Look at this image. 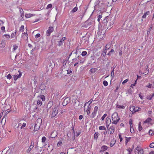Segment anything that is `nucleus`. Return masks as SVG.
<instances>
[{"label":"nucleus","instance_id":"obj_1","mask_svg":"<svg viewBox=\"0 0 154 154\" xmlns=\"http://www.w3.org/2000/svg\"><path fill=\"white\" fill-rule=\"evenodd\" d=\"M114 19L109 16L106 17L103 20V23L104 24L100 27H99V30L98 31L97 34L99 36H100V38H103L106 32V29H108L114 23Z\"/></svg>","mask_w":154,"mask_h":154},{"label":"nucleus","instance_id":"obj_2","mask_svg":"<svg viewBox=\"0 0 154 154\" xmlns=\"http://www.w3.org/2000/svg\"><path fill=\"white\" fill-rule=\"evenodd\" d=\"M118 115L117 112H115L112 116V119L113 122L112 123L115 124H117L118 122L120 120V118L118 117Z\"/></svg>","mask_w":154,"mask_h":154},{"label":"nucleus","instance_id":"obj_3","mask_svg":"<svg viewBox=\"0 0 154 154\" xmlns=\"http://www.w3.org/2000/svg\"><path fill=\"white\" fill-rule=\"evenodd\" d=\"M134 152L135 154H143L144 151L140 146H138L134 149Z\"/></svg>","mask_w":154,"mask_h":154},{"label":"nucleus","instance_id":"obj_4","mask_svg":"<svg viewBox=\"0 0 154 154\" xmlns=\"http://www.w3.org/2000/svg\"><path fill=\"white\" fill-rule=\"evenodd\" d=\"M91 21L92 20L90 19H88L85 22L82 26L86 28L90 27L92 24Z\"/></svg>","mask_w":154,"mask_h":154},{"label":"nucleus","instance_id":"obj_5","mask_svg":"<svg viewBox=\"0 0 154 154\" xmlns=\"http://www.w3.org/2000/svg\"><path fill=\"white\" fill-rule=\"evenodd\" d=\"M59 107V106H55L54 108L51 115V117H55L58 114Z\"/></svg>","mask_w":154,"mask_h":154},{"label":"nucleus","instance_id":"obj_6","mask_svg":"<svg viewBox=\"0 0 154 154\" xmlns=\"http://www.w3.org/2000/svg\"><path fill=\"white\" fill-rule=\"evenodd\" d=\"M131 27V25L130 23H124L122 26V29H130Z\"/></svg>","mask_w":154,"mask_h":154},{"label":"nucleus","instance_id":"obj_7","mask_svg":"<svg viewBox=\"0 0 154 154\" xmlns=\"http://www.w3.org/2000/svg\"><path fill=\"white\" fill-rule=\"evenodd\" d=\"M100 2H103L104 3H105L106 6H110V5L111 4L112 2L113 1L114 2V0H99Z\"/></svg>","mask_w":154,"mask_h":154},{"label":"nucleus","instance_id":"obj_8","mask_svg":"<svg viewBox=\"0 0 154 154\" xmlns=\"http://www.w3.org/2000/svg\"><path fill=\"white\" fill-rule=\"evenodd\" d=\"M70 102V98L69 97H67L64 99L62 104L63 106H65Z\"/></svg>","mask_w":154,"mask_h":154},{"label":"nucleus","instance_id":"obj_9","mask_svg":"<svg viewBox=\"0 0 154 154\" xmlns=\"http://www.w3.org/2000/svg\"><path fill=\"white\" fill-rule=\"evenodd\" d=\"M115 130V128L113 126L110 127L108 130V133L110 134H113Z\"/></svg>","mask_w":154,"mask_h":154},{"label":"nucleus","instance_id":"obj_10","mask_svg":"<svg viewBox=\"0 0 154 154\" xmlns=\"http://www.w3.org/2000/svg\"><path fill=\"white\" fill-rule=\"evenodd\" d=\"M54 29L53 27L50 26L49 27L48 30L47 31V35L48 36H49L50 33L53 32Z\"/></svg>","mask_w":154,"mask_h":154},{"label":"nucleus","instance_id":"obj_11","mask_svg":"<svg viewBox=\"0 0 154 154\" xmlns=\"http://www.w3.org/2000/svg\"><path fill=\"white\" fill-rule=\"evenodd\" d=\"M98 2L99 6L101 8V9L104 8L106 6V5L103 2H101L99 0H98Z\"/></svg>","mask_w":154,"mask_h":154},{"label":"nucleus","instance_id":"obj_12","mask_svg":"<svg viewBox=\"0 0 154 154\" xmlns=\"http://www.w3.org/2000/svg\"><path fill=\"white\" fill-rule=\"evenodd\" d=\"M26 32L27 31L22 33V37L25 40H28V35Z\"/></svg>","mask_w":154,"mask_h":154},{"label":"nucleus","instance_id":"obj_13","mask_svg":"<svg viewBox=\"0 0 154 154\" xmlns=\"http://www.w3.org/2000/svg\"><path fill=\"white\" fill-rule=\"evenodd\" d=\"M36 124L38 125V126H40L42 125V119L41 118H38L37 120L35 122Z\"/></svg>","mask_w":154,"mask_h":154},{"label":"nucleus","instance_id":"obj_14","mask_svg":"<svg viewBox=\"0 0 154 154\" xmlns=\"http://www.w3.org/2000/svg\"><path fill=\"white\" fill-rule=\"evenodd\" d=\"M108 147L106 146H103L101 148L100 150V152H103L107 149Z\"/></svg>","mask_w":154,"mask_h":154},{"label":"nucleus","instance_id":"obj_15","mask_svg":"<svg viewBox=\"0 0 154 154\" xmlns=\"http://www.w3.org/2000/svg\"><path fill=\"white\" fill-rule=\"evenodd\" d=\"M22 75V73L21 72H20L18 75H14V80L15 81H16L17 79L19 78H20Z\"/></svg>","mask_w":154,"mask_h":154},{"label":"nucleus","instance_id":"obj_16","mask_svg":"<svg viewBox=\"0 0 154 154\" xmlns=\"http://www.w3.org/2000/svg\"><path fill=\"white\" fill-rule=\"evenodd\" d=\"M136 108L135 107L133 106H131L130 108V110L133 113L136 112Z\"/></svg>","mask_w":154,"mask_h":154},{"label":"nucleus","instance_id":"obj_17","mask_svg":"<svg viewBox=\"0 0 154 154\" xmlns=\"http://www.w3.org/2000/svg\"><path fill=\"white\" fill-rule=\"evenodd\" d=\"M57 135L56 131H53L51 134L50 138H54Z\"/></svg>","mask_w":154,"mask_h":154},{"label":"nucleus","instance_id":"obj_18","mask_svg":"<svg viewBox=\"0 0 154 154\" xmlns=\"http://www.w3.org/2000/svg\"><path fill=\"white\" fill-rule=\"evenodd\" d=\"M5 46V40L2 41L0 44V47L2 48H4Z\"/></svg>","mask_w":154,"mask_h":154},{"label":"nucleus","instance_id":"obj_19","mask_svg":"<svg viewBox=\"0 0 154 154\" xmlns=\"http://www.w3.org/2000/svg\"><path fill=\"white\" fill-rule=\"evenodd\" d=\"M45 85L43 83L41 84L40 87V88L41 90H44L46 88Z\"/></svg>","mask_w":154,"mask_h":154},{"label":"nucleus","instance_id":"obj_20","mask_svg":"<svg viewBox=\"0 0 154 154\" xmlns=\"http://www.w3.org/2000/svg\"><path fill=\"white\" fill-rule=\"evenodd\" d=\"M123 48V46L121 45V46L120 47H119V54L120 56H121L122 54V49Z\"/></svg>","mask_w":154,"mask_h":154},{"label":"nucleus","instance_id":"obj_21","mask_svg":"<svg viewBox=\"0 0 154 154\" xmlns=\"http://www.w3.org/2000/svg\"><path fill=\"white\" fill-rule=\"evenodd\" d=\"M53 104V103L52 102H49L48 104V105H47V108L48 109H50V108H51Z\"/></svg>","mask_w":154,"mask_h":154},{"label":"nucleus","instance_id":"obj_22","mask_svg":"<svg viewBox=\"0 0 154 154\" xmlns=\"http://www.w3.org/2000/svg\"><path fill=\"white\" fill-rule=\"evenodd\" d=\"M111 45V44L109 43L107 44L106 45L104 49L106 50H108L110 48Z\"/></svg>","mask_w":154,"mask_h":154},{"label":"nucleus","instance_id":"obj_23","mask_svg":"<svg viewBox=\"0 0 154 154\" xmlns=\"http://www.w3.org/2000/svg\"><path fill=\"white\" fill-rule=\"evenodd\" d=\"M116 142V140L113 139L112 140H111L110 143V146L111 147H112L113 146V145L115 144Z\"/></svg>","mask_w":154,"mask_h":154},{"label":"nucleus","instance_id":"obj_24","mask_svg":"<svg viewBox=\"0 0 154 154\" xmlns=\"http://www.w3.org/2000/svg\"><path fill=\"white\" fill-rule=\"evenodd\" d=\"M40 126H38V125L35 124L34 126V131H38L39 129Z\"/></svg>","mask_w":154,"mask_h":154},{"label":"nucleus","instance_id":"obj_25","mask_svg":"<svg viewBox=\"0 0 154 154\" xmlns=\"http://www.w3.org/2000/svg\"><path fill=\"white\" fill-rule=\"evenodd\" d=\"M150 12L149 11H148L147 12H146L142 16V18H146V15H148L149 14V13Z\"/></svg>","mask_w":154,"mask_h":154},{"label":"nucleus","instance_id":"obj_26","mask_svg":"<svg viewBox=\"0 0 154 154\" xmlns=\"http://www.w3.org/2000/svg\"><path fill=\"white\" fill-rule=\"evenodd\" d=\"M38 97L42 101H45V96L43 95H41L40 96H38Z\"/></svg>","mask_w":154,"mask_h":154},{"label":"nucleus","instance_id":"obj_27","mask_svg":"<svg viewBox=\"0 0 154 154\" xmlns=\"http://www.w3.org/2000/svg\"><path fill=\"white\" fill-rule=\"evenodd\" d=\"M151 121L152 119L150 118H148L144 122V123H149Z\"/></svg>","mask_w":154,"mask_h":154},{"label":"nucleus","instance_id":"obj_28","mask_svg":"<svg viewBox=\"0 0 154 154\" xmlns=\"http://www.w3.org/2000/svg\"><path fill=\"white\" fill-rule=\"evenodd\" d=\"M125 106H120L119 105H117L116 106V108L118 109V108H121V109H125Z\"/></svg>","mask_w":154,"mask_h":154},{"label":"nucleus","instance_id":"obj_29","mask_svg":"<svg viewBox=\"0 0 154 154\" xmlns=\"http://www.w3.org/2000/svg\"><path fill=\"white\" fill-rule=\"evenodd\" d=\"M154 96V93H153L152 95H148L147 96V98L149 100H151L152 98Z\"/></svg>","mask_w":154,"mask_h":154},{"label":"nucleus","instance_id":"obj_30","mask_svg":"<svg viewBox=\"0 0 154 154\" xmlns=\"http://www.w3.org/2000/svg\"><path fill=\"white\" fill-rule=\"evenodd\" d=\"M99 133L98 132H96L94 134V138L95 139L97 140L98 137Z\"/></svg>","mask_w":154,"mask_h":154},{"label":"nucleus","instance_id":"obj_31","mask_svg":"<svg viewBox=\"0 0 154 154\" xmlns=\"http://www.w3.org/2000/svg\"><path fill=\"white\" fill-rule=\"evenodd\" d=\"M42 105V102L40 100H38L37 102V106H41Z\"/></svg>","mask_w":154,"mask_h":154},{"label":"nucleus","instance_id":"obj_32","mask_svg":"<svg viewBox=\"0 0 154 154\" xmlns=\"http://www.w3.org/2000/svg\"><path fill=\"white\" fill-rule=\"evenodd\" d=\"M33 146L32 145H30V146H29V148L27 150V152L28 153H29L33 149Z\"/></svg>","mask_w":154,"mask_h":154},{"label":"nucleus","instance_id":"obj_33","mask_svg":"<svg viewBox=\"0 0 154 154\" xmlns=\"http://www.w3.org/2000/svg\"><path fill=\"white\" fill-rule=\"evenodd\" d=\"M106 51H107L106 50H105L104 49H103V50L102 51V52H103L102 55H103V57H105L106 55Z\"/></svg>","mask_w":154,"mask_h":154},{"label":"nucleus","instance_id":"obj_34","mask_svg":"<svg viewBox=\"0 0 154 154\" xmlns=\"http://www.w3.org/2000/svg\"><path fill=\"white\" fill-rule=\"evenodd\" d=\"M79 60V55H78L76 57L74 58L72 60L74 62L77 60Z\"/></svg>","mask_w":154,"mask_h":154},{"label":"nucleus","instance_id":"obj_35","mask_svg":"<svg viewBox=\"0 0 154 154\" xmlns=\"http://www.w3.org/2000/svg\"><path fill=\"white\" fill-rule=\"evenodd\" d=\"M96 112H93L92 113L91 115V118L93 119V118L94 116L96 115Z\"/></svg>","mask_w":154,"mask_h":154},{"label":"nucleus","instance_id":"obj_36","mask_svg":"<svg viewBox=\"0 0 154 154\" xmlns=\"http://www.w3.org/2000/svg\"><path fill=\"white\" fill-rule=\"evenodd\" d=\"M99 129L100 130H106V128L104 126H102L99 127Z\"/></svg>","mask_w":154,"mask_h":154},{"label":"nucleus","instance_id":"obj_37","mask_svg":"<svg viewBox=\"0 0 154 154\" xmlns=\"http://www.w3.org/2000/svg\"><path fill=\"white\" fill-rule=\"evenodd\" d=\"M20 11L21 14V17H22L24 16V12L22 9H20Z\"/></svg>","mask_w":154,"mask_h":154},{"label":"nucleus","instance_id":"obj_38","mask_svg":"<svg viewBox=\"0 0 154 154\" xmlns=\"http://www.w3.org/2000/svg\"><path fill=\"white\" fill-rule=\"evenodd\" d=\"M24 28V26L23 25L21 26L20 28L19 32H23Z\"/></svg>","mask_w":154,"mask_h":154},{"label":"nucleus","instance_id":"obj_39","mask_svg":"<svg viewBox=\"0 0 154 154\" xmlns=\"http://www.w3.org/2000/svg\"><path fill=\"white\" fill-rule=\"evenodd\" d=\"M79 63H83L85 61V59L83 58L82 60H81L79 59Z\"/></svg>","mask_w":154,"mask_h":154},{"label":"nucleus","instance_id":"obj_40","mask_svg":"<svg viewBox=\"0 0 154 154\" xmlns=\"http://www.w3.org/2000/svg\"><path fill=\"white\" fill-rule=\"evenodd\" d=\"M125 138H126L125 143L126 144H127L128 142L129 141L130 139L131 138V137H129V138H128L127 137H126Z\"/></svg>","mask_w":154,"mask_h":154},{"label":"nucleus","instance_id":"obj_41","mask_svg":"<svg viewBox=\"0 0 154 154\" xmlns=\"http://www.w3.org/2000/svg\"><path fill=\"white\" fill-rule=\"evenodd\" d=\"M32 14H26L25 15V17L26 18H29L32 16Z\"/></svg>","mask_w":154,"mask_h":154},{"label":"nucleus","instance_id":"obj_42","mask_svg":"<svg viewBox=\"0 0 154 154\" xmlns=\"http://www.w3.org/2000/svg\"><path fill=\"white\" fill-rule=\"evenodd\" d=\"M78 8L76 7H75L71 11L72 13H74L77 11Z\"/></svg>","mask_w":154,"mask_h":154},{"label":"nucleus","instance_id":"obj_43","mask_svg":"<svg viewBox=\"0 0 154 154\" xmlns=\"http://www.w3.org/2000/svg\"><path fill=\"white\" fill-rule=\"evenodd\" d=\"M46 140V138L45 137H43L42 139V142L43 143H44Z\"/></svg>","mask_w":154,"mask_h":154},{"label":"nucleus","instance_id":"obj_44","mask_svg":"<svg viewBox=\"0 0 154 154\" xmlns=\"http://www.w3.org/2000/svg\"><path fill=\"white\" fill-rule=\"evenodd\" d=\"M149 147L151 148H154V142H152L150 144Z\"/></svg>","mask_w":154,"mask_h":154},{"label":"nucleus","instance_id":"obj_45","mask_svg":"<svg viewBox=\"0 0 154 154\" xmlns=\"http://www.w3.org/2000/svg\"><path fill=\"white\" fill-rule=\"evenodd\" d=\"M91 107V106L90 107V108H89L88 107V109H86V112H87V113L88 114H89L90 113V109Z\"/></svg>","mask_w":154,"mask_h":154},{"label":"nucleus","instance_id":"obj_46","mask_svg":"<svg viewBox=\"0 0 154 154\" xmlns=\"http://www.w3.org/2000/svg\"><path fill=\"white\" fill-rule=\"evenodd\" d=\"M87 54V52L86 51H83L82 53V56H85Z\"/></svg>","mask_w":154,"mask_h":154},{"label":"nucleus","instance_id":"obj_47","mask_svg":"<svg viewBox=\"0 0 154 154\" xmlns=\"http://www.w3.org/2000/svg\"><path fill=\"white\" fill-rule=\"evenodd\" d=\"M90 71L91 72L93 73L96 72V70L95 68L91 69H90Z\"/></svg>","mask_w":154,"mask_h":154},{"label":"nucleus","instance_id":"obj_48","mask_svg":"<svg viewBox=\"0 0 154 154\" xmlns=\"http://www.w3.org/2000/svg\"><path fill=\"white\" fill-rule=\"evenodd\" d=\"M103 84L105 86H107L108 85V82L106 81H104L103 82Z\"/></svg>","mask_w":154,"mask_h":154},{"label":"nucleus","instance_id":"obj_49","mask_svg":"<svg viewBox=\"0 0 154 154\" xmlns=\"http://www.w3.org/2000/svg\"><path fill=\"white\" fill-rule=\"evenodd\" d=\"M133 148L131 149L130 148H129L128 149H127V150L128 152H131L133 150Z\"/></svg>","mask_w":154,"mask_h":154},{"label":"nucleus","instance_id":"obj_50","mask_svg":"<svg viewBox=\"0 0 154 154\" xmlns=\"http://www.w3.org/2000/svg\"><path fill=\"white\" fill-rule=\"evenodd\" d=\"M98 108L97 106H95L94 108V112L97 113V110L98 109Z\"/></svg>","mask_w":154,"mask_h":154},{"label":"nucleus","instance_id":"obj_51","mask_svg":"<svg viewBox=\"0 0 154 154\" xmlns=\"http://www.w3.org/2000/svg\"><path fill=\"white\" fill-rule=\"evenodd\" d=\"M149 134L151 135H152L153 134V131L152 130H150L149 131Z\"/></svg>","mask_w":154,"mask_h":154},{"label":"nucleus","instance_id":"obj_52","mask_svg":"<svg viewBox=\"0 0 154 154\" xmlns=\"http://www.w3.org/2000/svg\"><path fill=\"white\" fill-rule=\"evenodd\" d=\"M14 48L13 50L14 51H15L18 48V46H17L16 45H14L13 46Z\"/></svg>","mask_w":154,"mask_h":154},{"label":"nucleus","instance_id":"obj_53","mask_svg":"<svg viewBox=\"0 0 154 154\" xmlns=\"http://www.w3.org/2000/svg\"><path fill=\"white\" fill-rule=\"evenodd\" d=\"M52 7V5L51 4H48L46 8L47 9L51 8Z\"/></svg>","mask_w":154,"mask_h":154},{"label":"nucleus","instance_id":"obj_54","mask_svg":"<svg viewBox=\"0 0 154 154\" xmlns=\"http://www.w3.org/2000/svg\"><path fill=\"white\" fill-rule=\"evenodd\" d=\"M142 129V127L140 125H139L138 129L139 131H140Z\"/></svg>","mask_w":154,"mask_h":154},{"label":"nucleus","instance_id":"obj_55","mask_svg":"<svg viewBox=\"0 0 154 154\" xmlns=\"http://www.w3.org/2000/svg\"><path fill=\"white\" fill-rule=\"evenodd\" d=\"M3 36H5L6 38H10V35L8 34H5Z\"/></svg>","mask_w":154,"mask_h":154},{"label":"nucleus","instance_id":"obj_56","mask_svg":"<svg viewBox=\"0 0 154 154\" xmlns=\"http://www.w3.org/2000/svg\"><path fill=\"white\" fill-rule=\"evenodd\" d=\"M152 28V27H150V28H149V30L147 31V35H149V34L150 31L151 30Z\"/></svg>","mask_w":154,"mask_h":154},{"label":"nucleus","instance_id":"obj_57","mask_svg":"<svg viewBox=\"0 0 154 154\" xmlns=\"http://www.w3.org/2000/svg\"><path fill=\"white\" fill-rule=\"evenodd\" d=\"M63 45V42H62V41H60L58 42V46H61Z\"/></svg>","mask_w":154,"mask_h":154},{"label":"nucleus","instance_id":"obj_58","mask_svg":"<svg viewBox=\"0 0 154 154\" xmlns=\"http://www.w3.org/2000/svg\"><path fill=\"white\" fill-rule=\"evenodd\" d=\"M102 16L101 15H99V16L98 17V18L97 19V20L99 22V23H100V19L102 18Z\"/></svg>","mask_w":154,"mask_h":154},{"label":"nucleus","instance_id":"obj_59","mask_svg":"<svg viewBox=\"0 0 154 154\" xmlns=\"http://www.w3.org/2000/svg\"><path fill=\"white\" fill-rule=\"evenodd\" d=\"M107 114H105L103 115L101 117V119L102 120H104L105 117L106 116Z\"/></svg>","mask_w":154,"mask_h":154},{"label":"nucleus","instance_id":"obj_60","mask_svg":"<svg viewBox=\"0 0 154 154\" xmlns=\"http://www.w3.org/2000/svg\"><path fill=\"white\" fill-rule=\"evenodd\" d=\"M91 63H94L95 62V61H93V60H94L95 59L94 57H93L91 56Z\"/></svg>","mask_w":154,"mask_h":154},{"label":"nucleus","instance_id":"obj_61","mask_svg":"<svg viewBox=\"0 0 154 154\" xmlns=\"http://www.w3.org/2000/svg\"><path fill=\"white\" fill-rule=\"evenodd\" d=\"M41 36V35L39 33H38L35 35V38H36L40 37Z\"/></svg>","mask_w":154,"mask_h":154},{"label":"nucleus","instance_id":"obj_62","mask_svg":"<svg viewBox=\"0 0 154 154\" xmlns=\"http://www.w3.org/2000/svg\"><path fill=\"white\" fill-rule=\"evenodd\" d=\"M67 61L66 60H63V66H65L66 63Z\"/></svg>","mask_w":154,"mask_h":154},{"label":"nucleus","instance_id":"obj_63","mask_svg":"<svg viewBox=\"0 0 154 154\" xmlns=\"http://www.w3.org/2000/svg\"><path fill=\"white\" fill-rule=\"evenodd\" d=\"M146 87L150 88L152 87H153V86L152 84L149 83V85H148L146 86Z\"/></svg>","mask_w":154,"mask_h":154},{"label":"nucleus","instance_id":"obj_64","mask_svg":"<svg viewBox=\"0 0 154 154\" xmlns=\"http://www.w3.org/2000/svg\"><path fill=\"white\" fill-rule=\"evenodd\" d=\"M11 78H12L11 76V74H8L7 76V78L9 79H11Z\"/></svg>","mask_w":154,"mask_h":154}]
</instances>
